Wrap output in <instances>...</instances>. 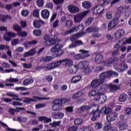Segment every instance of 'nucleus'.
<instances>
[{
	"mask_svg": "<svg viewBox=\"0 0 131 131\" xmlns=\"http://www.w3.org/2000/svg\"><path fill=\"white\" fill-rule=\"evenodd\" d=\"M103 4H110L111 5H114V4H115V0H103Z\"/></svg>",
	"mask_w": 131,
	"mask_h": 131,
	"instance_id": "55",
	"label": "nucleus"
},
{
	"mask_svg": "<svg viewBox=\"0 0 131 131\" xmlns=\"http://www.w3.org/2000/svg\"><path fill=\"white\" fill-rule=\"evenodd\" d=\"M73 25V23L71 20H68L66 22V26L67 28H70Z\"/></svg>",
	"mask_w": 131,
	"mask_h": 131,
	"instance_id": "48",
	"label": "nucleus"
},
{
	"mask_svg": "<svg viewBox=\"0 0 131 131\" xmlns=\"http://www.w3.org/2000/svg\"><path fill=\"white\" fill-rule=\"evenodd\" d=\"M17 6H20V3L19 2L14 3L13 4L11 5H6L5 8L7 10H11V9H13L14 7H16Z\"/></svg>",
	"mask_w": 131,
	"mask_h": 131,
	"instance_id": "31",
	"label": "nucleus"
},
{
	"mask_svg": "<svg viewBox=\"0 0 131 131\" xmlns=\"http://www.w3.org/2000/svg\"><path fill=\"white\" fill-rule=\"evenodd\" d=\"M1 124H2V125H3L4 127H5L6 130L7 131H23L22 129H16L9 128L8 127V125H7V124H5V123L1 122Z\"/></svg>",
	"mask_w": 131,
	"mask_h": 131,
	"instance_id": "30",
	"label": "nucleus"
},
{
	"mask_svg": "<svg viewBox=\"0 0 131 131\" xmlns=\"http://www.w3.org/2000/svg\"><path fill=\"white\" fill-rule=\"evenodd\" d=\"M23 40H24L22 38L20 40L18 38L13 39L11 41V45H12V46H13V47H14V46H17V45H18V43H20V42H21V41H23Z\"/></svg>",
	"mask_w": 131,
	"mask_h": 131,
	"instance_id": "33",
	"label": "nucleus"
},
{
	"mask_svg": "<svg viewBox=\"0 0 131 131\" xmlns=\"http://www.w3.org/2000/svg\"><path fill=\"white\" fill-rule=\"evenodd\" d=\"M68 71L71 74H74V73H76V72H77V68H76V66L75 65L72 67H70L69 68Z\"/></svg>",
	"mask_w": 131,
	"mask_h": 131,
	"instance_id": "29",
	"label": "nucleus"
},
{
	"mask_svg": "<svg viewBox=\"0 0 131 131\" xmlns=\"http://www.w3.org/2000/svg\"><path fill=\"white\" fill-rule=\"evenodd\" d=\"M13 29L15 30V31H16L17 33H18V32L20 31H22V29L20 26H19V25L17 24L13 25Z\"/></svg>",
	"mask_w": 131,
	"mask_h": 131,
	"instance_id": "40",
	"label": "nucleus"
},
{
	"mask_svg": "<svg viewBox=\"0 0 131 131\" xmlns=\"http://www.w3.org/2000/svg\"><path fill=\"white\" fill-rule=\"evenodd\" d=\"M21 14L24 17H27L29 15V11L28 10L24 9L21 11Z\"/></svg>",
	"mask_w": 131,
	"mask_h": 131,
	"instance_id": "46",
	"label": "nucleus"
},
{
	"mask_svg": "<svg viewBox=\"0 0 131 131\" xmlns=\"http://www.w3.org/2000/svg\"><path fill=\"white\" fill-rule=\"evenodd\" d=\"M104 13V7L102 5H97L93 10L94 15H102Z\"/></svg>",
	"mask_w": 131,
	"mask_h": 131,
	"instance_id": "13",
	"label": "nucleus"
},
{
	"mask_svg": "<svg viewBox=\"0 0 131 131\" xmlns=\"http://www.w3.org/2000/svg\"><path fill=\"white\" fill-rule=\"evenodd\" d=\"M33 16L35 18H38L39 17V11L38 9L34 10L33 12Z\"/></svg>",
	"mask_w": 131,
	"mask_h": 131,
	"instance_id": "52",
	"label": "nucleus"
},
{
	"mask_svg": "<svg viewBox=\"0 0 131 131\" xmlns=\"http://www.w3.org/2000/svg\"><path fill=\"white\" fill-rule=\"evenodd\" d=\"M27 32L25 31H19L17 33V35L18 36H20L21 37H26L27 36Z\"/></svg>",
	"mask_w": 131,
	"mask_h": 131,
	"instance_id": "41",
	"label": "nucleus"
},
{
	"mask_svg": "<svg viewBox=\"0 0 131 131\" xmlns=\"http://www.w3.org/2000/svg\"><path fill=\"white\" fill-rule=\"evenodd\" d=\"M79 131H94V129L92 127H83Z\"/></svg>",
	"mask_w": 131,
	"mask_h": 131,
	"instance_id": "39",
	"label": "nucleus"
},
{
	"mask_svg": "<svg viewBox=\"0 0 131 131\" xmlns=\"http://www.w3.org/2000/svg\"><path fill=\"white\" fill-rule=\"evenodd\" d=\"M127 98V95L126 94L123 93L120 95L119 96V101L120 102H124L126 101V99Z\"/></svg>",
	"mask_w": 131,
	"mask_h": 131,
	"instance_id": "36",
	"label": "nucleus"
},
{
	"mask_svg": "<svg viewBox=\"0 0 131 131\" xmlns=\"http://www.w3.org/2000/svg\"><path fill=\"white\" fill-rule=\"evenodd\" d=\"M31 83H33V79H26L23 82L24 85H29Z\"/></svg>",
	"mask_w": 131,
	"mask_h": 131,
	"instance_id": "34",
	"label": "nucleus"
},
{
	"mask_svg": "<svg viewBox=\"0 0 131 131\" xmlns=\"http://www.w3.org/2000/svg\"><path fill=\"white\" fill-rule=\"evenodd\" d=\"M62 60L55 61L47 64L46 67H43L42 68L44 70H52V69H55V68H57L59 66L62 65Z\"/></svg>",
	"mask_w": 131,
	"mask_h": 131,
	"instance_id": "7",
	"label": "nucleus"
},
{
	"mask_svg": "<svg viewBox=\"0 0 131 131\" xmlns=\"http://www.w3.org/2000/svg\"><path fill=\"white\" fill-rule=\"evenodd\" d=\"M61 63L62 65H65V66H69L71 65L73 62L71 59H63L61 60Z\"/></svg>",
	"mask_w": 131,
	"mask_h": 131,
	"instance_id": "28",
	"label": "nucleus"
},
{
	"mask_svg": "<svg viewBox=\"0 0 131 131\" xmlns=\"http://www.w3.org/2000/svg\"><path fill=\"white\" fill-rule=\"evenodd\" d=\"M92 108H93V109L96 108V111H93L92 112V114H93V115L96 117H99V116H100V112L98 110L99 105L97 104L81 106L80 107V110L81 111H85V110L88 111V110H90V109H92Z\"/></svg>",
	"mask_w": 131,
	"mask_h": 131,
	"instance_id": "5",
	"label": "nucleus"
},
{
	"mask_svg": "<svg viewBox=\"0 0 131 131\" xmlns=\"http://www.w3.org/2000/svg\"><path fill=\"white\" fill-rule=\"evenodd\" d=\"M46 80L47 82H51L53 80V77H52V76H47L46 77Z\"/></svg>",
	"mask_w": 131,
	"mask_h": 131,
	"instance_id": "63",
	"label": "nucleus"
},
{
	"mask_svg": "<svg viewBox=\"0 0 131 131\" xmlns=\"http://www.w3.org/2000/svg\"><path fill=\"white\" fill-rule=\"evenodd\" d=\"M103 56L101 54H96L94 61L95 63L97 64H101L103 63Z\"/></svg>",
	"mask_w": 131,
	"mask_h": 131,
	"instance_id": "21",
	"label": "nucleus"
},
{
	"mask_svg": "<svg viewBox=\"0 0 131 131\" xmlns=\"http://www.w3.org/2000/svg\"><path fill=\"white\" fill-rule=\"evenodd\" d=\"M123 45H126V43H131V37L129 38H123Z\"/></svg>",
	"mask_w": 131,
	"mask_h": 131,
	"instance_id": "50",
	"label": "nucleus"
},
{
	"mask_svg": "<svg viewBox=\"0 0 131 131\" xmlns=\"http://www.w3.org/2000/svg\"><path fill=\"white\" fill-rule=\"evenodd\" d=\"M45 100H50V97H39L34 96L32 98H25V99L23 100V102L28 104L30 103V102H36L37 101H43Z\"/></svg>",
	"mask_w": 131,
	"mask_h": 131,
	"instance_id": "9",
	"label": "nucleus"
},
{
	"mask_svg": "<svg viewBox=\"0 0 131 131\" xmlns=\"http://www.w3.org/2000/svg\"><path fill=\"white\" fill-rule=\"evenodd\" d=\"M79 97H81V92H78L73 94L72 98L73 99H77V98H79Z\"/></svg>",
	"mask_w": 131,
	"mask_h": 131,
	"instance_id": "57",
	"label": "nucleus"
},
{
	"mask_svg": "<svg viewBox=\"0 0 131 131\" xmlns=\"http://www.w3.org/2000/svg\"><path fill=\"white\" fill-rule=\"evenodd\" d=\"M124 33H125V31L123 29H120L116 31V39H119L124 35Z\"/></svg>",
	"mask_w": 131,
	"mask_h": 131,
	"instance_id": "19",
	"label": "nucleus"
},
{
	"mask_svg": "<svg viewBox=\"0 0 131 131\" xmlns=\"http://www.w3.org/2000/svg\"><path fill=\"white\" fill-rule=\"evenodd\" d=\"M82 6L84 9H91L92 8V3L89 1H84L82 3Z\"/></svg>",
	"mask_w": 131,
	"mask_h": 131,
	"instance_id": "27",
	"label": "nucleus"
},
{
	"mask_svg": "<svg viewBox=\"0 0 131 131\" xmlns=\"http://www.w3.org/2000/svg\"><path fill=\"white\" fill-rule=\"evenodd\" d=\"M88 11H85L81 12L74 16V20L76 23H80L82 21V19L88 15Z\"/></svg>",
	"mask_w": 131,
	"mask_h": 131,
	"instance_id": "10",
	"label": "nucleus"
},
{
	"mask_svg": "<svg viewBox=\"0 0 131 131\" xmlns=\"http://www.w3.org/2000/svg\"><path fill=\"white\" fill-rule=\"evenodd\" d=\"M41 16L43 19H49L50 17V11L48 9H44L41 11Z\"/></svg>",
	"mask_w": 131,
	"mask_h": 131,
	"instance_id": "20",
	"label": "nucleus"
},
{
	"mask_svg": "<svg viewBox=\"0 0 131 131\" xmlns=\"http://www.w3.org/2000/svg\"><path fill=\"white\" fill-rule=\"evenodd\" d=\"M36 53L35 49H31V50L26 52L24 54V58H27V57H30V56H34Z\"/></svg>",
	"mask_w": 131,
	"mask_h": 131,
	"instance_id": "22",
	"label": "nucleus"
},
{
	"mask_svg": "<svg viewBox=\"0 0 131 131\" xmlns=\"http://www.w3.org/2000/svg\"><path fill=\"white\" fill-rule=\"evenodd\" d=\"M115 27V19H113L111 21L108 23V30H111L114 27Z\"/></svg>",
	"mask_w": 131,
	"mask_h": 131,
	"instance_id": "35",
	"label": "nucleus"
},
{
	"mask_svg": "<svg viewBox=\"0 0 131 131\" xmlns=\"http://www.w3.org/2000/svg\"><path fill=\"white\" fill-rule=\"evenodd\" d=\"M16 36H17V34L12 32H9L6 33L4 35V39H5L6 41H10L12 38L16 37Z\"/></svg>",
	"mask_w": 131,
	"mask_h": 131,
	"instance_id": "14",
	"label": "nucleus"
},
{
	"mask_svg": "<svg viewBox=\"0 0 131 131\" xmlns=\"http://www.w3.org/2000/svg\"><path fill=\"white\" fill-rule=\"evenodd\" d=\"M104 130H109L110 129L111 131H115V127L114 126H112V125L110 124V125H107L104 127Z\"/></svg>",
	"mask_w": 131,
	"mask_h": 131,
	"instance_id": "37",
	"label": "nucleus"
},
{
	"mask_svg": "<svg viewBox=\"0 0 131 131\" xmlns=\"http://www.w3.org/2000/svg\"><path fill=\"white\" fill-rule=\"evenodd\" d=\"M44 38L46 40L43 42L45 46L55 45L54 47L51 49V52L53 56L57 58V57H60V56L64 54V51L61 49L63 47L62 41L57 39L56 36L54 37L53 35H46Z\"/></svg>",
	"mask_w": 131,
	"mask_h": 131,
	"instance_id": "1",
	"label": "nucleus"
},
{
	"mask_svg": "<svg viewBox=\"0 0 131 131\" xmlns=\"http://www.w3.org/2000/svg\"><path fill=\"white\" fill-rule=\"evenodd\" d=\"M17 120L19 122H27V117H21L20 116L17 117Z\"/></svg>",
	"mask_w": 131,
	"mask_h": 131,
	"instance_id": "43",
	"label": "nucleus"
},
{
	"mask_svg": "<svg viewBox=\"0 0 131 131\" xmlns=\"http://www.w3.org/2000/svg\"><path fill=\"white\" fill-rule=\"evenodd\" d=\"M53 58L52 56H46L42 58L41 61L43 62H50V61H52Z\"/></svg>",
	"mask_w": 131,
	"mask_h": 131,
	"instance_id": "38",
	"label": "nucleus"
},
{
	"mask_svg": "<svg viewBox=\"0 0 131 131\" xmlns=\"http://www.w3.org/2000/svg\"><path fill=\"white\" fill-rule=\"evenodd\" d=\"M115 74V72H113V71H108L107 72L102 73L100 75V78L105 81V79L106 78H110L112 75H114Z\"/></svg>",
	"mask_w": 131,
	"mask_h": 131,
	"instance_id": "12",
	"label": "nucleus"
},
{
	"mask_svg": "<svg viewBox=\"0 0 131 131\" xmlns=\"http://www.w3.org/2000/svg\"><path fill=\"white\" fill-rule=\"evenodd\" d=\"M36 43H37V41L32 40L24 43L23 46L26 49H28L29 48H31L32 46H33L34 45H36Z\"/></svg>",
	"mask_w": 131,
	"mask_h": 131,
	"instance_id": "23",
	"label": "nucleus"
},
{
	"mask_svg": "<svg viewBox=\"0 0 131 131\" xmlns=\"http://www.w3.org/2000/svg\"><path fill=\"white\" fill-rule=\"evenodd\" d=\"M79 52L81 53L74 55V60H83V59H85V58H88V57L91 56V54L89 53V51L86 50L81 49Z\"/></svg>",
	"mask_w": 131,
	"mask_h": 131,
	"instance_id": "6",
	"label": "nucleus"
},
{
	"mask_svg": "<svg viewBox=\"0 0 131 131\" xmlns=\"http://www.w3.org/2000/svg\"><path fill=\"white\" fill-rule=\"evenodd\" d=\"M81 80V76H75L71 79L72 83H77Z\"/></svg>",
	"mask_w": 131,
	"mask_h": 131,
	"instance_id": "25",
	"label": "nucleus"
},
{
	"mask_svg": "<svg viewBox=\"0 0 131 131\" xmlns=\"http://www.w3.org/2000/svg\"><path fill=\"white\" fill-rule=\"evenodd\" d=\"M54 7V4L52 3H48L45 5V8L47 9H50V10H52Z\"/></svg>",
	"mask_w": 131,
	"mask_h": 131,
	"instance_id": "53",
	"label": "nucleus"
},
{
	"mask_svg": "<svg viewBox=\"0 0 131 131\" xmlns=\"http://www.w3.org/2000/svg\"><path fill=\"white\" fill-rule=\"evenodd\" d=\"M42 24H43V22L41 20H34L33 22V25L35 28H39V27H41Z\"/></svg>",
	"mask_w": 131,
	"mask_h": 131,
	"instance_id": "26",
	"label": "nucleus"
},
{
	"mask_svg": "<svg viewBox=\"0 0 131 131\" xmlns=\"http://www.w3.org/2000/svg\"><path fill=\"white\" fill-rule=\"evenodd\" d=\"M78 30H80V32L72 36V37L71 38V40H72V41H73L74 39H77V38H79V37H81V36L83 35H85V34H86L85 32H83V25L80 24L77 27H74L71 30H69V31H67L65 33H66V35L70 34L71 33H72L73 32H74L75 31H78Z\"/></svg>",
	"mask_w": 131,
	"mask_h": 131,
	"instance_id": "3",
	"label": "nucleus"
},
{
	"mask_svg": "<svg viewBox=\"0 0 131 131\" xmlns=\"http://www.w3.org/2000/svg\"><path fill=\"white\" fill-rule=\"evenodd\" d=\"M61 107V105L53 104L52 109L54 111H57L58 110H60Z\"/></svg>",
	"mask_w": 131,
	"mask_h": 131,
	"instance_id": "42",
	"label": "nucleus"
},
{
	"mask_svg": "<svg viewBox=\"0 0 131 131\" xmlns=\"http://www.w3.org/2000/svg\"><path fill=\"white\" fill-rule=\"evenodd\" d=\"M115 88V85L112 84H110V85L104 84L102 86V88H100L98 91H96V90H92L88 93V95L90 97L95 96L96 97L98 98V99H95V101L96 102H100L101 104H103L105 103L106 100H107V97L104 95L102 93L106 92L108 89L111 92H113Z\"/></svg>",
	"mask_w": 131,
	"mask_h": 131,
	"instance_id": "2",
	"label": "nucleus"
},
{
	"mask_svg": "<svg viewBox=\"0 0 131 131\" xmlns=\"http://www.w3.org/2000/svg\"><path fill=\"white\" fill-rule=\"evenodd\" d=\"M15 91H26L27 89L25 87H16L14 89Z\"/></svg>",
	"mask_w": 131,
	"mask_h": 131,
	"instance_id": "64",
	"label": "nucleus"
},
{
	"mask_svg": "<svg viewBox=\"0 0 131 131\" xmlns=\"http://www.w3.org/2000/svg\"><path fill=\"white\" fill-rule=\"evenodd\" d=\"M7 96H8L9 97H12L13 100H15V101H22V99L18 98L19 96H18V94L14 92H8L7 93Z\"/></svg>",
	"mask_w": 131,
	"mask_h": 131,
	"instance_id": "17",
	"label": "nucleus"
},
{
	"mask_svg": "<svg viewBox=\"0 0 131 131\" xmlns=\"http://www.w3.org/2000/svg\"><path fill=\"white\" fill-rule=\"evenodd\" d=\"M33 34L35 36H39L41 35V31L40 30H35L33 31Z\"/></svg>",
	"mask_w": 131,
	"mask_h": 131,
	"instance_id": "54",
	"label": "nucleus"
},
{
	"mask_svg": "<svg viewBox=\"0 0 131 131\" xmlns=\"http://www.w3.org/2000/svg\"><path fill=\"white\" fill-rule=\"evenodd\" d=\"M45 4V1L43 0H37V5L39 8H42L43 7V5Z\"/></svg>",
	"mask_w": 131,
	"mask_h": 131,
	"instance_id": "49",
	"label": "nucleus"
},
{
	"mask_svg": "<svg viewBox=\"0 0 131 131\" xmlns=\"http://www.w3.org/2000/svg\"><path fill=\"white\" fill-rule=\"evenodd\" d=\"M119 67V70H121V71H124V70H126L127 69V65L123 64L121 66H118Z\"/></svg>",
	"mask_w": 131,
	"mask_h": 131,
	"instance_id": "51",
	"label": "nucleus"
},
{
	"mask_svg": "<svg viewBox=\"0 0 131 131\" xmlns=\"http://www.w3.org/2000/svg\"><path fill=\"white\" fill-rule=\"evenodd\" d=\"M68 10L70 13H77V12H79V8L76 6H74V5H70L68 7Z\"/></svg>",
	"mask_w": 131,
	"mask_h": 131,
	"instance_id": "18",
	"label": "nucleus"
},
{
	"mask_svg": "<svg viewBox=\"0 0 131 131\" xmlns=\"http://www.w3.org/2000/svg\"><path fill=\"white\" fill-rule=\"evenodd\" d=\"M55 5H61L64 3V0H53Z\"/></svg>",
	"mask_w": 131,
	"mask_h": 131,
	"instance_id": "59",
	"label": "nucleus"
},
{
	"mask_svg": "<svg viewBox=\"0 0 131 131\" xmlns=\"http://www.w3.org/2000/svg\"><path fill=\"white\" fill-rule=\"evenodd\" d=\"M83 120L82 119L78 118L75 120L74 123L75 125H80V124H82Z\"/></svg>",
	"mask_w": 131,
	"mask_h": 131,
	"instance_id": "44",
	"label": "nucleus"
},
{
	"mask_svg": "<svg viewBox=\"0 0 131 131\" xmlns=\"http://www.w3.org/2000/svg\"><path fill=\"white\" fill-rule=\"evenodd\" d=\"M112 55L113 57L110 58L104 62L103 64L104 66L110 67L111 65H112V64H113V62L115 61V52L114 51L112 53Z\"/></svg>",
	"mask_w": 131,
	"mask_h": 131,
	"instance_id": "15",
	"label": "nucleus"
},
{
	"mask_svg": "<svg viewBox=\"0 0 131 131\" xmlns=\"http://www.w3.org/2000/svg\"><path fill=\"white\" fill-rule=\"evenodd\" d=\"M86 32L88 33H91L92 32H94V34L93 35V36L94 37H99L100 36L99 33V28L97 27H89L86 30Z\"/></svg>",
	"mask_w": 131,
	"mask_h": 131,
	"instance_id": "11",
	"label": "nucleus"
},
{
	"mask_svg": "<svg viewBox=\"0 0 131 131\" xmlns=\"http://www.w3.org/2000/svg\"><path fill=\"white\" fill-rule=\"evenodd\" d=\"M62 102V101L61 99H56L53 100V104H54L55 105H61Z\"/></svg>",
	"mask_w": 131,
	"mask_h": 131,
	"instance_id": "58",
	"label": "nucleus"
},
{
	"mask_svg": "<svg viewBox=\"0 0 131 131\" xmlns=\"http://www.w3.org/2000/svg\"><path fill=\"white\" fill-rule=\"evenodd\" d=\"M112 110L110 108H107L104 106L102 108L101 112H103L104 114L106 115V120L108 122H111V121H114L115 119V114L112 112Z\"/></svg>",
	"mask_w": 131,
	"mask_h": 131,
	"instance_id": "4",
	"label": "nucleus"
},
{
	"mask_svg": "<svg viewBox=\"0 0 131 131\" xmlns=\"http://www.w3.org/2000/svg\"><path fill=\"white\" fill-rule=\"evenodd\" d=\"M6 82H7V81H9V82H17L18 81V79H17L16 78H7L6 80Z\"/></svg>",
	"mask_w": 131,
	"mask_h": 131,
	"instance_id": "56",
	"label": "nucleus"
},
{
	"mask_svg": "<svg viewBox=\"0 0 131 131\" xmlns=\"http://www.w3.org/2000/svg\"><path fill=\"white\" fill-rule=\"evenodd\" d=\"M38 119L39 121H44L45 123H49L52 121V119L45 116H40Z\"/></svg>",
	"mask_w": 131,
	"mask_h": 131,
	"instance_id": "24",
	"label": "nucleus"
},
{
	"mask_svg": "<svg viewBox=\"0 0 131 131\" xmlns=\"http://www.w3.org/2000/svg\"><path fill=\"white\" fill-rule=\"evenodd\" d=\"M61 123V121L57 122H53L52 123H50L49 124L51 125V127H54L55 126H59L60 124Z\"/></svg>",
	"mask_w": 131,
	"mask_h": 131,
	"instance_id": "47",
	"label": "nucleus"
},
{
	"mask_svg": "<svg viewBox=\"0 0 131 131\" xmlns=\"http://www.w3.org/2000/svg\"><path fill=\"white\" fill-rule=\"evenodd\" d=\"M123 10H124V8H123V7L122 6H120L118 9V12H117V14L116 15V17H117V23H118V22H119V19L120 18V16H119V14H120V13H121Z\"/></svg>",
	"mask_w": 131,
	"mask_h": 131,
	"instance_id": "32",
	"label": "nucleus"
},
{
	"mask_svg": "<svg viewBox=\"0 0 131 131\" xmlns=\"http://www.w3.org/2000/svg\"><path fill=\"white\" fill-rule=\"evenodd\" d=\"M95 127L96 129H100L102 128V124L101 123H95Z\"/></svg>",
	"mask_w": 131,
	"mask_h": 131,
	"instance_id": "62",
	"label": "nucleus"
},
{
	"mask_svg": "<svg viewBox=\"0 0 131 131\" xmlns=\"http://www.w3.org/2000/svg\"><path fill=\"white\" fill-rule=\"evenodd\" d=\"M67 131H76L77 130V127L76 126H72L67 127Z\"/></svg>",
	"mask_w": 131,
	"mask_h": 131,
	"instance_id": "45",
	"label": "nucleus"
},
{
	"mask_svg": "<svg viewBox=\"0 0 131 131\" xmlns=\"http://www.w3.org/2000/svg\"><path fill=\"white\" fill-rule=\"evenodd\" d=\"M94 21V18L90 17L86 20V25H90Z\"/></svg>",
	"mask_w": 131,
	"mask_h": 131,
	"instance_id": "61",
	"label": "nucleus"
},
{
	"mask_svg": "<svg viewBox=\"0 0 131 131\" xmlns=\"http://www.w3.org/2000/svg\"><path fill=\"white\" fill-rule=\"evenodd\" d=\"M75 66L77 68V71L78 69H83L84 70V72L85 73H90V67H89V62L85 61H82L80 62L78 64H75Z\"/></svg>",
	"mask_w": 131,
	"mask_h": 131,
	"instance_id": "8",
	"label": "nucleus"
},
{
	"mask_svg": "<svg viewBox=\"0 0 131 131\" xmlns=\"http://www.w3.org/2000/svg\"><path fill=\"white\" fill-rule=\"evenodd\" d=\"M126 128H127V125L126 124H121V125L119 126L120 130H123L124 129H126Z\"/></svg>",
	"mask_w": 131,
	"mask_h": 131,
	"instance_id": "60",
	"label": "nucleus"
},
{
	"mask_svg": "<svg viewBox=\"0 0 131 131\" xmlns=\"http://www.w3.org/2000/svg\"><path fill=\"white\" fill-rule=\"evenodd\" d=\"M105 81L102 79H101V75L99 76V79H94L91 82V85L93 88H97L99 86L100 84H102Z\"/></svg>",
	"mask_w": 131,
	"mask_h": 131,
	"instance_id": "16",
	"label": "nucleus"
}]
</instances>
